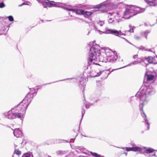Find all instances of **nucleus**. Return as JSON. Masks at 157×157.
Instances as JSON below:
<instances>
[{"label": "nucleus", "mask_w": 157, "mask_h": 157, "mask_svg": "<svg viewBox=\"0 0 157 157\" xmlns=\"http://www.w3.org/2000/svg\"><path fill=\"white\" fill-rule=\"evenodd\" d=\"M105 30V31L104 32L105 34H111L112 29H108L106 28Z\"/></svg>", "instance_id": "obj_19"}, {"label": "nucleus", "mask_w": 157, "mask_h": 157, "mask_svg": "<svg viewBox=\"0 0 157 157\" xmlns=\"http://www.w3.org/2000/svg\"><path fill=\"white\" fill-rule=\"evenodd\" d=\"M144 61V60L142 58L139 59V60L137 61H135L133 62L132 63L127 66H125L123 67L120 68L118 69H113L111 71H109V70H106L105 71H101V75H102L101 79H106L112 71H114L115 70H117L118 69H121L122 68H124V67H126L129 66H131L132 65H135L138 64V63L142 62Z\"/></svg>", "instance_id": "obj_7"}, {"label": "nucleus", "mask_w": 157, "mask_h": 157, "mask_svg": "<svg viewBox=\"0 0 157 157\" xmlns=\"http://www.w3.org/2000/svg\"><path fill=\"white\" fill-rule=\"evenodd\" d=\"M150 32V31L149 30H147L144 31L142 32L141 33V36L144 37L145 39L147 40V35Z\"/></svg>", "instance_id": "obj_16"}, {"label": "nucleus", "mask_w": 157, "mask_h": 157, "mask_svg": "<svg viewBox=\"0 0 157 157\" xmlns=\"http://www.w3.org/2000/svg\"><path fill=\"white\" fill-rule=\"evenodd\" d=\"M125 39V40L126 41H127V42H128V40L127 39Z\"/></svg>", "instance_id": "obj_42"}, {"label": "nucleus", "mask_w": 157, "mask_h": 157, "mask_svg": "<svg viewBox=\"0 0 157 157\" xmlns=\"http://www.w3.org/2000/svg\"><path fill=\"white\" fill-rule=\"evenodd\" d=\"M149 6H155L157 5V0H145Z\"/></svg>", "instance_id": "obj_12"}, {"label": "nucleus", "mask_w": 157, "mask_h": 157, "mask_svg": "<svg viewBox=\"0 0 157 157\" xmlns=\"http://www.w3.org/2000/svg\"><path fill=\"white\" fill-rule=\"evenodd\" d=\"M85 113V110H82V118L83 117V115H84Z\"/></svg>", "instance_id": "obj_33"}, {"label": "nucleus", "mask_w": 157, "mask_h": 157, "mask_svg": "<svg viewBox=\"0 0 157 157\" xmlns=\"http://www.w3.org/2000/svg\"><path fill=\"white\" fill-rule=\"evenodd\" d=\"M92 13L90 12H88L87 11H84V13L83 15H86L87 16H90Z\"/></svg>", "instance_id": "obj_24"}, {"label": "nucleus", "mask_w": 157, "mask_h": 157, "mask_svg": "<svg viewBox=\"0 0 157 157\" xmlns=\"http://www.w3.org/2000/svg\"><path fill=\"white\" fill-rule=\"evenodd\" d=\"M33 94H28L22 101L18 105L12 108L8 112L5 113L6 118L13 119L19 118L22 119L25 113L26 109L33 99Z\"/></svg>", "instance_id": "obj_3"}, {"label": "nucleus", "mask_w": 157, "mask_h": 157, "mask_svg": "<svg viewBox=\"0 0 157 157\" xmlns=\"http://www.w3.org/2000/svg\"><path fill=\"white\" fill-rule=\"evenodd\" d=\"M94 29H95L96 30H97L98 32L100 34H102L103 33H104V32L101 31H100L99 30H97L96 28L95 27L94 28Z\"/></svg>", "instance_id": "obj_32"}, {"label": "nucleus", "mask_w": 157, "mask_h": 157, "mask_svg": "<svg viewBox=\"0 0 157 157\" xmlns=\"http://www.w3.org/2000/svg\"><path fill=\"white\" fill-rule=\"evenodd\" d=\"M39 2L42 4L44 6V7H46L44 6V4L49 7H57L63 8L69 11H72L76 14L78 15H83L84 10L81 9L76 10L68 8H67L64 6V4L59 2H56L53 1H49V0H37Z\"/></svg>", "instance_id": "obj_4"}, {"label": "nucleus", "mask_w": 157, "mask_h": 157, "mask_svg": "<svg viewBox=\"0 0 157 157\" xmlns=\"http://www.w3.org/2000/svg\"><path fill=\"white\" fill-rule=\"evenodd\" d=\"M129 27L130 28V29L128 31V32H129L130 33H133L134 31L133 28L130 25L129 26Z\"/></svg>", "instance_id": "obj_29"}, {"label": "nucleus", "mask_w": 157, "mask_h": 157, "mask_svg": "<svg viewBox=\"0 0 157 157\" xmlns=\"http://www.w3.org/2000/svg\"><path fill=\"white\" fill-rule=\"evenodd\" d=\"M156 156L155 153H154V154H153L151 156Z\"/></svg>", "instance_id": "obj_38"}, {"label": "nucleus", "mask_w": 157, "mask_h": 157, "mask_svg": "<svg viewBox=\"0 0 157 157\" xmlns=\"http://www.w3.org/2000/svg\"><path fill=\"white\" fill-rule=\"evenodd\" d=\"M155 89L151 85L148 86L142 87L136 94L137 98L140 101L139 105L140 110L141 112V116L144 118L146 124L147 125V130H148L150 124L146 118V116L143 110L144 106L147 104L150 99V95L155 94Z\"/></svg>", "instance_id": "obj_2"}, {"label": "nucleus", "mask_w": 157, "mask_h": 157, "mask_svg": "<svg viewBox=\"0 0 157 157\" xmlns=\"http://www.w3.org/2000/svg\"><path fill=\"white\" fill-rule=\"evenodd\" d=\"M145 10L144 8L133 6L128 7L124 12V16L122 17V18L129 19L137 14L144 12Z\"/></svg>", "instance_id": "obj_5"}, {"label": "nucleus", "mask_w": 157, "mask_h": 157, "mask_svg": "<svg viewBox=\"0 0 157 157\" xmlns=\"http://www.w3.org/2000/svg\"><path fill=\"white\" fill-rule=\"evenodd\" d=\"M145 147H126L125 148H121L123 149H125V150L128 151H139L140 154H148L152 153L155 151V150L153 149L149 148L148 149L144 150Z\"/></svg>", "instance_id": "obj_6"}, {"label": "nucleus", "mask_w": 157, "mask_h": 157, "mask_svg": "<svg viewBox=\"0 0 157 157\" xmlns=\"http://www.w3.org/2000/svg\"><path fill=\"white\" fill-rule=\"evenodd\" d=\"M139 49L141 50L142 51L146 50V51H150V52L151 51V49H145V48L144 47H141Z\"/></svg>", "instance_id": "obj_26"}, {"label": "nucleus", "mask_w": 157, "mask_h": 157, "mask_svg": "<svg viewBox=\"0 0 157 157\" xmlns=\"http://www.w3.org/2000/svg\"><path fill=\"white\" fill-rule=\"evenodd\" d=\"M134 38L137 40H139L141 39L140 36L137 35L135 36Z\"/></svg>", "instance_id": "obj_31"}, {"label": "nucleus", "mask_w": 157, "mask_h": 157, "mask_svg": "<svg viewBox=\"0 0 157 157\" xmlns=\"http://www.w3.org/2000/svg\"><path fill=\"white\" fill-rule=\"evenodd\" d=\"M63 151H57V154H63Z\"/></svg>", "instance_id": "obj_34"}, {"label": "nucleus", "mask_w": 157, "mask_h": 157, "mask_svg": "<svg viewBox=\"0 0 157 157\" xmlns=\"http://www.w3.org/2000/svg\"><path fill=\"white\" fill-rule=\"evenodd\" d=\"M84 78H83L82 77L81 78L80 80L79 81L81 85L83 86H84Z\"/></svg>", "instance_id": "obj_22"}, {"label": "nucleus", "mask_w": 157, "mask_h": 157, "mask_svg": "<svg viewBox=\"0 0 157 157\" xmlns=\"http://www.w3.org/2000/svg\"><path fill=\"white\" fill-rule=\"evenodd\" d=\"M145 79H146L147 81H151L153 80L155 78V76L151 74H148L146 73L144 76Z\"/></svg>", "instance_id": "obj_11"}, {"label": "nucleus", "mask_w": 157, "mask_h": 157, "mask_svg": "<svg viewBox=\"0 0 157 157\" xmlns=\"http://www.w3.org/2000/svg\"><path fill=\"white\" fill-rule=\"evenodd\" d=\"M112 31L111 34L116 36H119L120 35H125L124 34L121 33V30L118 31L116 30L112 29Z\"/></svg>", "instance_id": "obj_15"}, {"label": "nucleus", "mask_w": 157, "mask_h": 157, "mask_svg": "<svg viewBox=\"0 0 157 157\" xmlns=\"http://www.w3.org/2000/svg\"><path fill=\"white\" fill-rule=\"evenodd\" d=\"M109 55L108 56L107 62L113 63L117 59V56L115 53L109 50Z\"/></svg>", "instance_id": "obj_8"}, {"label": "nucleus", "mask_w": 157, "mask_h": 157, "mask_svg": "<svg viewBox=\"0 0 157 157\" xmlns=\"http://www.w3.org/2000/svg\"><path fill=\"white\" fill-rule=\"evenodd\" d=\"M108 17H109L110 16H112L113 17H114L117 20V21L118 22H119L121 20L119 17H120V14L118 12H112L109 13H108Z\"/></svg>", "instance_id": "obj_10"}, {"label": "nucleus", "mask_w": 157, "mask_h": 157, "mask_svg": "<svg viewBox=\"0 0 157 157\" xmlns=\"http://www.w3.org/2000/svg\"><path fill=\"white\" fill-rule=\"evenodd\" d=\"M85 106H86V108H89V105H88L86 104V105H85Z\"/></svg>", "instance_id": "obj_37"}, {"label": "nucleus", "mask_w": 157, "mask_h": 157, "mask_svg": "<svg viewBox=\"0 0 157 157\" xmlns=\"http://www.w3.org/2000/svg\"><path fill=\"white\" fill-rule=\"evenodd\" d=\"M95 41L90 43L92 46L90 49L89 57L88 63L89 65H95L98 67L101 65L96 62L100 61L107 62L108 56L109 55V50L101 49L100 51V47L98 45L95 43Z\"/></svg>", "instance_id": "obj_1"}, {"label": "nucleus", "mask_w": 157, "mask_h": 157, "mask_svg": "<svg viewBox=\"0 0 157 157\" xmlns=\"http://www.w3.org/2000/svg\"><path fill=\"white\" fill-rule=\"evenodd\" d=\"M73 79H74V81H75V82L76 81V79L75 78H73Z\"/></svg>", "instance_id": "obj_40"}, {"label": "nucleus", "mask_w": 157, "mask_h": 157, "mask_svg": "<svg viewBox=\"0 0 157 157\" xmlns=\"http://www.w3.org/2000/svg\"><path fill=\"white\" fill-rule=\"evenodd\" d=\"M5 5L3 2L0 3V8H2L5 7Z\"/></svg>", "instance_id": "obj_30"}, {"label": "nucleus", "mask_w": 157, "mask_h": 157, "mask_svg": "<svg viewBox=\"0 0 157 157\" xmlns=\"http://www.w3.org/2000/svg\"><path fill=\"white\" fill-rule=\"evenodd\" d=\"M108 6L109 4L107 2H103L98 5L97 8L98 10L104 11L107 10Z\"/></svg>", "instance_id": "obj_9"}, {"label": "nucleus", "mask_w": 157, "mask_h": 157, "mask_svg": "<svg viewBox=\"0 0 157 157\" xmlns=\"http://www.w3.org/2000/svg\"><path fill=\"white\" fill-rule=\"evenodd\" d=\"M26 4H25V3H23L19 5V6H21L24 5H26Z\"/></svg>", "instance_id": "obj_36"}, {"label": "nucleus", "mask_w": 157, "mask_h": 157, "mask_svg": "<svg viewBox=\"0 0 157 157\" xmlns=\"http://www.w3.org/2000/svg\"><path fill=\"white\" fill-rule=\"evenodd\" d=\"M22 157H33V155L30 153H26L24 154Z\"/></svg>", "instance_id": "obj_20"}, {"label": "nucleus", "mask_w": 157, "mask_h": 157, "mask_svg": "<svg viewBox=\"0 0 157 157\" xmlns=\"http://www.w3.org/2000/svg\"><path fill=\"white\" fill-rule=\"evenodd\" d=\"M111 16H110L109 18V19L108 20V22L109 23H112L113 21H114V20L112 18H111V17H111Z\"/></svg>", "instance_id": "obj_27"}, {"label": "nucleus", "mask_w": 157, "mask_h": 157, "mask_svg": "<svg viewBox=\"0 0 157 157\" xmlns=\"http://www.w3.org/2000/svg\"><path fill=\"white\" fill-rule=\"evenodd\" d=\"M124 154L126 156L127 155V152H124Z\"/></svg>", "instance_id": "obj_39"}, {"label": "nucleus", "mask_w": 157, "mask_h": 157, "mask_svg": "<svg viewBox=\"0 0 157 157\" xmlns=\"http://www.w3.org/2000/svg\"><path fill=\"white\" fill-rule=\"evenodd\" d=\"M15 153L17 155H19L21 154V151L17 149L15 150L14 151V154Z\"/></svg>", "instance_id": "obj_25"}, {"label": "nucleus", "mask_w": 157, "mask_h": 157, "mask_svg": "<svg viewBox=\"0 0 157 157\" xmlns=\"http://www.w3.org/2000/svg\"><path fill=\"white\" fill-rule=\"evenodd\" d=\"M97 23L98 24L100 25V26H102L104 24V21H101L100 20H98L97 21Z\"/></svg>", "instance_id": "obj_23"}, {"label": "nucleus", "mask_w": 157, "mask_h": 157, "mask_svg": "<svg viewBox=\"0 0 157 157\" xmlns=\"http://www.w3.org/2000/svg\"><path fill=\"white\" fill-rule=\"evenodd\" d=\"M9 20L10 21H13L14 20L13 18V17L11 16H10L8 17Z\"/></svg>", "instance_id": "obj_28"}, {"label": "nucleus", "mask_w": 157, "mask_h": 157, "mask_svg": "<svg viewBox=\"0 0 157 157\" xmlns=\"http://www.w3.org/2000/svg\"><path fill=\"white\" fill-rule=\"evenodd\" d=\"M17 147V145H15V148H16Z\"/></svg>", "instance_id": "obj_41"}, {"label": "nucleus", "mask_w": 157, "mask_h": 157, "mask_svg": "<svg viewBox=\"0 0 157 157\" xmlns=\"http://www.w3.org/2000/svg\"><path fill=\"white\" fill-rule=\"evenodd\" d=\"M13 134L15 136L17 137H19L22 136V132L18 128H16L13 132Z\"/></svg>", "instance_id": "obj_13"}, {"label": "nucleus", "mask_w": 157, "mask_h": 157, "mask_svg": "<svg viewBox=\"0 0 157 157\" xmlns=\"http://www.w3.org/2000/svg\"><path fill=\"white\" fill-rule=\"evenodd\" d=\"M145 59L147 60L149 63H151L153 62L154 58L151 56H149L147 58H145Z\"/></svg>", "instance_id": "obj_18"}, {"label": "nucleus", "mask_w": 157, "mask_h": 157, "mask_svg": "<svg viewBox=\"0 0 157 157\" xmlns=\"http://www.w3.org/2000/svg\"><path fill=\"white\" fill-rule=\"evenodd\" d=\"M101 75V70H96L93 71L91 73V76L94 77L99 76Z\"/></svg>", "instance_id": "obj_14"}, {"label": "nucleus", "mask_w": 157, "mask_h": 157, "mask_svg": "<svg viewBox=\"0 0 157 157\" xmlns=\"http://www.w3.org/2000/svg\"><path fill=\"white\" fill-rule=\"evenodd\" d=\"M138 55H134L133 56V58L134 59H136L137 58Z\"/></svg>", "instance_id": "obj_35"}, {"label": "nucleus", "mask_w": 157, "mask_h": 157, "mask_svg": "<svg viewBox=\"0 0 157 157\" xmlns=\"http://www.w3.org/2000/svg\"><path fill=\"white\" fill-rule=\"evenodd\" d=\"M91 154L92 155L95 157H103L102 156L99 155L96 153H94L92 152H90Z\"/></svg>", "instance_id": "obj_21"}, {"label": "nucleus", "mask_w": 157, "mask_h": 157, "mask_svg": "<svg viewBox=\"0 0 157 157\" xmlns=\"http://www.w3.org/2000/svg\"><path fill=\"white\" fill-rule=\"evenodd\" d=\"M120 61H123V60H122V59H121V60H120Z\"/></svg>", "instance_id": "obj_43"}, {"label": "nucleus", "mask_w": 157, "mask_h": 157, "mask_svg": "<svg viewBox=\"0 0 157 157\" xmlns=\"http://www.w3.org/2000/svg\"><path fill=\"white\" fill-rule=\"evenodd\" d=\"M78 7L79 8H81L85 9H88L90 8V6L87 4H80L78 6Z\"/></svg>", "instance_id": "obj_17"}]
</instances>
